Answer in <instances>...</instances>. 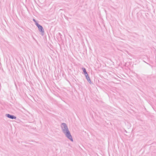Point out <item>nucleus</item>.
I'll use <instances>...</instances> for the list:
<instances>
[{
  "label": "nucleus",
  "mask_w": 156,
  "mask_h": 156,
  "mask_svg": "<svg viewBox=\"0 0 156 156\" xmlns=\"http://www.w3.org/2000/svg\"><path fill=\"white\" fill-rule=\"evenodd\" d=\"M65 133L66 136L73 141V140L72 138V136L70 135L69 132L68 130H67Z\"/></svg>",
  "instance_id": "nucleus-1"
},
{
  "label": "nucleus",
  "mask_w": 156,
  "mask_h": 156,
  "mask_svg": "<svg viewBox=\"0 0 156 156\" xmlns=\"http://www.w3.org/2000/svg\"><path fill=\"white\" fill-rule=\"evenodd\" d=\"M36 25L38 27L39 29L41 31H43V29L42 27L41 26H40L37 23H36Z\"/></svg>",
  "instance_id": "nucleus-2"
},
{
  "label": "nucleus",
  "mask_w": 156,
  "mask_h": 156,
  "mask_svg": "<svg viewBox=\"0 0 156 156\" xmlns=\"http://www.w3.org/2000/svg\"><path fill=\"white\" fill-rule=\"evenodd\" d=\"M7 116L8 118L11 119H12L16 118V117H15L13 115H10L9 114H7Z\"/></svg>",
  "instance_id": "nucleus-3"
},
{
  "label": "nucleus",
  "mask_w": 156,
  "mask_h": 156,
  "mask_svg": "<svg viewBox=\"0 0 156 156\" xmlns=\"http://www.w3.org/2000/svg\"><path fill=\"white\" fill-rule=\"evenodd\" d=\"M83 70L85 74V75L87 77V76L88 74L86 72V69L84 68H83Z\"/></svg>",
  "instance_id": "nucleus-4"
},
{
  "label": "nucleus",
  "mask_w": 156,
  "mask_h": 156,
  "mask_svg": "<svg viewBox=\"0 0 156 156\" xmlns=\"http://www.w3.org/2000/svg\"><path fill=\"white\" fill-rule=\"evenodd\" d=\"M62 126H64V127H65L66 126V124L65 123H63L62 124Z\"/></svg>",
  "instance_id": "nucleus-5"
},
{
  "label": "nucleus",
  "mask_w": 156,
  "mask_h": 156,
  "mask_svg": "<svg viewBox=\"0 0 156 156\" xmlns=\"http://www.w3.org/2000/svg\"><path fill=\"white\" fill-rule=\"evenodd\" d=\"M87 80H89V81H90V79L89 78V77H88V78H87Z\"/></svg>",
  "instance_id": "nucleus-6"
},
{
  "label": "nucleus",
  "mask_w": 156,
  "mask_h": 156,
  "mask_svg": "<svg viewBox=\"0 0 156 156\" xmlns=\"http://www.w3.org/2000/svg\"><path fill=\"white\" fill-rule=\"evenodd\" d=\"M87 80H89V81H90V79L89 78V77H88V78H87Z\"/></svg>",
  "instance_id": "nucleus-7"
}]
</instances>
